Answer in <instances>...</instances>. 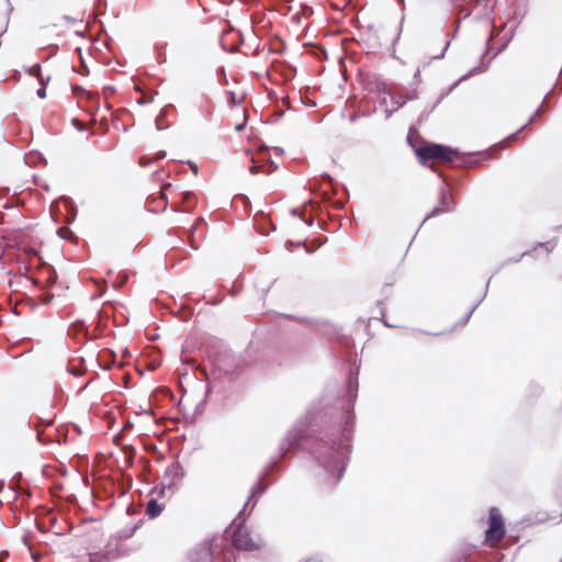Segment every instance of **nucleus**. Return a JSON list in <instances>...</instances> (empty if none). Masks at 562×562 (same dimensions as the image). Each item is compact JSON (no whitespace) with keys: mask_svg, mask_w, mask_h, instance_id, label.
I'll return each mask as SVG.
<instances>
[{"mask_svg":"<svg viewBox=\"0 0 562 562\" xmlns=\"http://www.w3.org/2000/svg\"><path fill=\"white\" fill-rule=\"evenodd\" d=\"M418 161L427 166L429 161L452 162L458 153L449 147L423 140L414 148Z\"/></svg>","mask_w":562,"mask_h":562,"instance_id":"obj_1","label":"nucleus"},{"mask_svg":"<svg viewBox=\"0 0 562 562\" xmlns=\"http://www.w3.org/2000/svg\"><path fill=\"white\" fill-rule=\"evenodd\" d=\"M505 521L501 510L497 507H491L488 510V528L485 531V543L495 548L505 537Z\"/></svg>","mask_w":562,"mask_h":562,"instance_id":"obj_2","label":"nucleus"},{"mask_svg":"<svg viewBox=\"0 0 562 562\" xmlns=\"http://www.w3.org/2000/svg\"><path fill=\"white\" fill-rule=\"evenodd\" d=\"M232 543L237 550L243 551H256L261 548L259 537H254L244 525H239L234 529Z\"/></svg>","mask_w":562,"mask_h":562,"instance_id":"obj_3","label":"nucleus"},{"mask_svg":"<svg viewBox=\"0 0 562 562\" xmlns=\"http://www.w3.org/2000/svg\"><path fill=\"white\" fill-rule=\"evenodd\" d=\"M222 538H212L201 543L190 555L191 562H213L214 555L222 551Z\"/></svg>","mask_w":562,"mask_h":562,"instance_id":"obj_4","label":"nucleus"},{"mask_svg":"<svg viewBox=\"0 0 562 562\" xmlns=\"http://www.w3.org/2000/svg\"><path fill=\"white\" fill-rule=\"evenodd\" d=\"M456 207V202L453 200V195L451 191L447 188H443L440 191L438 204L427 214L425 217V222L431 217H437L453 211Z\"/></svg>","mask_w":562,"mask_h":562,"instance_id":"obj_5","label":"nucleus"},{"mask_svg":"<svg viewBox=\"0 0 562 562\" xmlns=\"http://www.w3.org/2000/svg\"><path fill=\"white\" fill-rule=\"evenodd\" d=\"M170 190H172L171 183H165L160 188L159 196H157V198H154V196L148 198L147 203H148V206H149L150 211L159 212V211H165L166 210V207H167V200H168L167 193Z\"/></svg>","mask_w":562,"mask_h":562,"instance_id":"obj_6","label":"nucleus"},{"mask_svg":"<svg viewBox=\"0 0 562 562\" xmlns=\"http://www.w3.org/2000/svg\"><path fill=\"white\" fill-rule=\"evenodd\" d=\"M543 520L560 522L562 520V498H557L547 504Z\"/></svg>","mask_w":562,"mask_h":562,"instance_id":"obj_7","label":"nucleus"},{"mask_svg":"<svg viewBox=\"0 0 562 562\" xmlns=\"http://www.w3.org/2000/svg\"><path fill=\"white\" fill-rule=\"evenodd\" d=\"M251 161H252V165L249 167V171L252 175H258V173L270 175L278 169V166L274 162H272L270 160L263 161L259 157H257V158L252 157Z\"/></svg>","mask_w":562,"mask_h":562,"instance_id":"obj_8","label":"nucleus"},{"mask_svg":"<svg viewBox=\"0 0 562 562\" xmlns=\"http://www.w3.org/2000/svg\"><path fill=\"white\" fill-rule=\"evenodd\" d=\"M181 476L178 473V468L172 465L168 468L166 475L161 482V487L159 491L160 495H165V491H172L173 486L180 481Z\"/></svg>","mask_w":562,"mask_h":562,"instance_id":"obj_9","label":"nucleus"},{"mask_svg":"<svg viewBox=\"0 0 562 562\" xmlns=\"http://www.w3.org/2000/svg\"><path fill=\"white\" fill-rule=\"evenodd\" d=\"M196 205V198L191 192H182L181 193V203H172L171 207L173 211L178 212H190Z\"/></svg>","mask_w":562,"mask_h":562,"instance_id":"obj_10","label":"nucleus"},{"mask_svg":"<svg viewBox=\"0 0 562 562\" xmlns=\"http://www.w3.org/2000/svg\"><path fill=\"white\" fill-rule=\"evenodd\" d=\"M53 419H41V422L36 424V435L41 442L46 443L53 441V438L45 434V428L53 426Z\"/></svg>","mask_w":562,"mask_h":562,"instance_id":"obj_11","label":"nucleus"},{"mask_svg":"<svg viewBox=\"0 0 562 562\" xmlns=\"http://www.w3.org/2000/svg\"><path fill=\"white\" fill-rule=\"evenodd\" d=\"M164 509V504L158 503L156 499H150L146 506V515L149 518H156L162 513Z\"/></svg>","mask_w":562,"mask_h":562,"instance_id":"obj_12","label":"nucleus"},{"mask_svg":"<svg viewBox=\"0 0 562 562\" xmlns=\"http://www.w3.org/2000/svg\"><path fill=\"white\" fill-rule=\"evenodd\" d=\"M166 157V153L164 150H159L158 153H156L155 155L153 156H148V155H142L138 159V164L139 166L142 167H147L149 166L151 162L154 161H158L162 158Z\"/></svg>","mask_w":562,"mask_h":562,"instance_id":"obj_13","label":"nucleus"},{"mask_svg":"<svg viewBox=\"0 0 562 562\" xmlns=\"http://www.w3.org/2000/svg\"><path fill=\"white\" fill-rule=\"evenodd\" d=\"M142 524H143V521L140 520L137 524H134L132 527L122 530L120 532L119 538L121 540H125V539H128V538L133 537L135 535L136 530L140 527Z\"/></svg>","mask_w":562,"mask_h":562,"instance_id":"obj_14","label":"nucleus"},{"mask_svg":"<svg viewBox=\"0 0 562 562\" xmlns=\"http://www.w3.org/2000/svg\"><path fill=\"white\" fill-rule=\"evenodd\" d=\"M203 223V218H198L195 223L192 226L191 234H190V245L192 248L198 249L199 244L196 241V238L194 236L195 232L198 231L199 226Z\"/></svg>","mask_w":562,"mask_h":562,"instance_id":"obj_15","label":"nucleus"},{"mask_svg":"<svg viewBox=\"0 0 562 562\" xmlns=\"http://www.w3.org/2000/svg\"><path fill=\"white\" fill-rule=\"evenodd\" d=\"M135 88H136L138 91H140V92H142V97L138 99V103H140V104H147V103L153 102V100H154V94H153V93H148V94H146L145 92H143V91L140 90V88H139L138 86H135Z\"/></svg>","mask_w":562,"mask_h":562,"instance_id":"obj_16","label":"nucleus"},{"mask_svg":"<svg viewBox=\"0 0 562 562\" xmlns=\"http://www.w3.org/2000/svg\"><path fill=\"white\" fill-rule=\"evenodd\" d=\"M57 233L64 239H69L72 236V232L68 227H60Z\"/></svg>","mask_w":562,"mask_h":562,"instance_id":"obj_17","label":"nucleus"},{"mask_svg":"<svg viewBox=\"0 0 562 562\" xmlns=\"http://www.w3.org/2000/svg\"><path fill=\"white\" fill-rule=\"evenodd\" d=\"M481 4L483 5L484 14L488 15L490 12H491V7L488 5L487 1H480V0H477L476 1V5H481Z\"/></svg>","mask_w":562,"mask_h":562,"instance_id":"obj_18","label":"nucleus"},{"mask_svg":"<svg viewBox=\"0 0 562 562\" xmlns=\"http://www.w3.org/2000/svg\"><path fill=\"white\" fill-rule=\"evenodd\" d=\"M9 559V552L8 551H1L0 552V562H7Z\"/></svg>","mask_w":562,"mask_h":562,"instance_id":"obj_19","label":"nucleus"},{"mask_svg":"<svg viewBox=\"0 0 562 562\" xmlns=\"http://www.w3.org/2000/svg\"><path fill=\"white\" fill-rule=\"evenodd\" d=\"M243 115H244V120H243V123L241 124H238L236 125V130L237 131H240L243 128V125L245 124L247 117H246V109H243Z\"/></svg>","mask_w":562,"mask_h":562,"instance_id":"obj_20","label":"nucleus"},{"mask_svg":"<svg viewBox=\"0 0 562 562\" xmlns=\"http://www.w3.org/2000/svg\"><path fill=\"white\" fill-rule=\"evenodd\" d=\"M37 95L41 98V99H44L46 97V89L44 87L40 88L37 90Z\"/></svg>","mask_w":562,"mask_h":562,"instance_id":"obj_21","label":"nucleus"},{"mask_svg":"<svg viewBox=\"0 0 562 562\" xmlns=\"http://www.w3.org/2000/svg\"><path fill=\"white\" fill-rule=\"evenodd\" d=\"M305 562H321L317 558H310Z\"/></svg>","mask_w":562,"mask_h":562,"instance_id":"obj_22","label":"nucleus"},{"mask_svg":"<svg viewBox=\"0 0 562 562\" xmlns=\"http://www.w3.org/2000/svg\"><path fill=\"white\" fill-rule=\"evenodd\" d=\"M55 279H56V276L54 274V277L48 278V281L53 283V282H55Z\"/></svg>","mask_w":562,"mask_h":562,"instance_id":"obj_23","label":"nucleus"},{"mask_svg":"<svg viewBox=\"0 0 562 562\" xmlns=\"http://www.w3.org/2000/svg\"><path fill=\"white\" fill-rule=\"evenodd\" d=\"M471 14H474V16H475V18L477 16V14H475V13H474V9H472L471 11H469V15H471Z\"/></svg>","mask_w":562,"mask_h":562,"instance_id":"obj_24","label":"nucleus"},{"mask_svg":"<svg viewBox=\"0 0 562 562\" xmlns=\"http://www.w3.org/2000/svg\"><path fill=\"white\" fill-rule=\"evenodd\" d=\"M382 321H383L384 325L390 326V325L387 324V322L384 319V315H383V314H382Z\"/></svg>","mask_w":562,"mask_h":562,"instance_id":"obj_25","label":"nucleus"},{"mask_svg":"<svg viewBox=\"0 0 562 562\" xmlns=\"http://www.w3.org/2000/svg\"><path fill=\"white\" fill-rule=\"evenodd\" d=\"M192 170L196 173V166H192Z\"/></svg>","mask_w":562,"mask_h":562,"instance_id":"obj_26","label":"nucleus"}]
</instances>
